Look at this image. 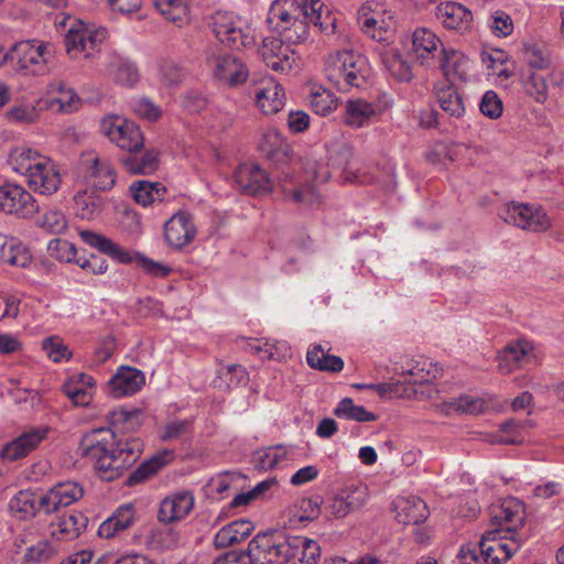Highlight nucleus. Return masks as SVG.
I'll list each match as a JSON object with an SVG mask.
<instances>
[{"label": "nucleus", "instance_id": "f257e3e1", "mask_svg": "<svg viewBox=\"0 0 564 564\" xmlns=\"http://www.w3.org/2000/svg\"><path fill=\"white\" fill-rule=\"evenodd\" d=\"M141 411L116 410L111 413V429H97L80 441L82 456L93 463L100 478L111 481L131 467L142 452L139 438L124 436L123 432L140 425Z\"/></svg>", "mask_w": 564, "mask_h": 564}, {"label": "nucleus", "instance_id": "f03ea898", "mask_svg": "<svg viewBox=\"0 0 564 564\" xmlns=\"http://www.w3.org/2000/svg\"><path fill=\"white\" fill-rule=\"evenodd\" d=\"M43 539L37 542V562L48 561L65 550V545L77 539L88 524L82 512L55 516L52 519L37 518Z\"/></svg>", "mask_w": 564, "mask_h": 564}, {"label": "nucleus", "instance_id": "7ed1b4c3", "mask_svg": "<svg viewBox=\"0 0 564 564\" xmlns=\"http://www.w3.org/2000/svg\"><path fill=\"white\" fill-rule=\"evenodd\" d=\"M54 25L58 32H64L66 50L72 58L89 57L107 36L105 28H96L64 12L55 14Z\"/></svg>", "mask_w": 564, "mask_h": 564}, {"label": "nucleus", "instance_id": "20e7f679", "mask_svg": "<svg viewBox=\"0 0 564 564\" xmlns=\"http://www.w3.org/2000/svg\"><path fill=\"white\" fill-rule=\"evenodd\" d=\"M293 547L292 535L282 531L261 532L249 542L248 555L261 564H291Z\"/></svg>", "mask_w": 564, "mask_h": 564}, {"label": "nucleus", "instance_id": "39448f33", "mask_svg": "<svg viewBox=\"0 0 564 564\" xmlns=\"http://www.w3.org/2000/svg\"><path fill=\"white\" fill-rule=\"evenodd\" d=\"M77 178L94 191L107 192L116 184V171L111 163L95 151L83 152L77 164Z\"/></svg>", "mask_w": 564, "mask_h": 564}, {"label": "nucleus", "instance_id": "423d86ee", "mask_svg": "<svg viewBox=\"0 0 564 564\" xmlns=\"http://www.w3.org/2000/svg\"><path fill=\"white\" fill-rule=\"evenodd\" d=\"M424 371V368L414 371L413 369L408 371V377L404 381L384 382V383H370L371 390H375L381 398H426L431 399L436 390L434 389L431 379L426 376L430 375L431 370L426 371V375H420Z\"/></svg>", "mask_w": 564, "mask_h": 564}, {"label": "nucleus", "instance_id": "0eeeda50", "mask_svg": "<svg viewBox=\"0 0 564 564\" xmlns=\"http://www.w3.org/2000/svg\"><path fill=\"white\" fill-rule=\"evenodd\" d=\"M213 33L224 45L240 50L253 43V36L243 22L232 13L218 11L210 18Z\"/></svg>", "mask_w": 564, "mask_h": 564}, {"label": "nucleus", "instance_id": "6e6552de", "mask_svg": "<svg viewBox=\"0 0 564 564\" xmlns=\"http://www.w3.org/2000/svg\"><path fill=\"white\" fill-rule=\"evenodd\" d=\"M100 131L122 150V153L143 145L144 137L140 127L123 117L117 115L105 117L100 122Z\"/></svg>", "mask_w": 564, "mask_h": 564}, {"label": "nucleus", "instance_id": "1a4fd4ad", "mask_svg": "<svg viewBox=\"0 0 564 564\" xmlns=\"http://www.w3.org/2000/svg\"><path fill=\"white\" fill-rule=\"evenodd\" d=\"M499 216L508 224L533 232L545 231L552 225L544 209L531 204L509 203L500 209Z\"/></svg>", "mask_w": 564, "mask_h": 564}, {"label": "nucleus", "instance_id": "9d476101", "mask_svg": "<svg viewBox=\"0 0 564 564\" xmlns=\"http://www.w3.org/2000/svg\"><path fill=\"white\" fill-rule=\"evenodd\" d=\"M250 94L254 96L256 106L264 115H275L284 107V89L270 75H254L251 78Z\"/></svg>", "mask_w": 564, "mask_h": 564}, {"label": "nucleus", "instance_id": "9b49d317", "mask_svg": "<svg viewBox=\"0 0 564 564\" xmlns=\"http://www.w3.org/2000/svg\"><path fill=\"white\" fill-rule=\"evenodd\" d=\"M84 495L83 487L75 481L58 482L37 501V518H51L61 507H67Z\"/></svg>", "mask_w": 564, "mask_h": 564}, {"label": "nucleus", "instance_id": "f8f14e48", "mask_svg": "<svg viewBox=\"0 0 564 564\" xmlns=\"http://www.w3.org/2000/svg\"><path fill=\"white\" fill-rule=\"evenodd\" d=\"M520 546L521 540L517 535L501 536L500 530L487 531L479 542L487 564L506 563Z\"/></svg>", "mask_w": 564, "mask_h": 564}, {"label": "nucleus", "instance_id": "ddd939ff", "mask_svg": "<svg viewBox=\"0 0 564 564\" xmlns=\"http://www.w3.org/2000/svg\"><path fill=\"white\" fill-rule=\"evenodd\" d=\"M308 4L310 8L305 15L297 17L278 31L286 45L300 44L307 40L311 23L314 25L322 24L321 17L324 3L321 0H310Z\"/></svg>", "mask_w": 564, "mask_h": 564}, {"label": "nucleus", "instance_id": "4468645a", "mask_svg": "<svg viewBox=\"0 0 564 564\" xmlns=\"http://www.w3.org/2000/svg\"><path fill=\"white\" fill-rule=\"evenodd\" d=\"M491 523L498 525L497 530L516 535L518 529L525 522L523 502L516 498L505 499L500 505L490 508Z\"/></svg>", "mask_w": 564, "mask_h": 564}, {"label": "nucleus", "instance_id": "2eb2a0df", "mask_svg": "<svg viewBox=\"0 0 564 564\" xmlns=\"http://www.w3.org/2000/svg\"><path fill=\"white\" fill-rule=\"evenodd\" d=\"M368 500V488L365 485H352L339 490L328 500L327 511L330 516L343 519L349 513L361 509Z\"/></svg>", "mask_w": 564, "mask_h": 564}, {"label": "nucleus", "instance_id": "dca6fc26", "mask_svg": "<svg viewBox=\"0 0 564 564\" xmlns=\"http://www.w3.org/2000/svg\"><path fill=\"white\" fill-rule=\"evenodd\" d=\"M196 226L191 213L178 210L164 225L166 243L174 249H182L196 237Z\"/></svg>", "mask_w": 564, "mask_h": 564}, {"label": "nucleus", "instance_id": "f3484780", "mask_svg": "<svg viewBox=\"0 0 564 564\" xmlns=\"http://www.w3.org/2000/svg\"><path fill=\"white\" fill-rule=\"evenodd\" d=\"M234 181L239 189L248 195H263L272 191L271 180L257 164H240L234 174Z\"/></svg>", "mask_w": 564, "mask_h": 564}, {"label": "nucleus", "instance_id": "a211bd4d", "mask_svg": "<svg viewBox=\"0 0 564 564\" xmlns=\"http://www.w3.org/2000/svg\"><path fill=\"white\" fill-rule=\"evenodd\" d=\"M259 54L268 67L275 72H289L295 61V52L280 37H265Z\"/></svg>", "mask_w": 564, "mask_h": 564}, {"label": "nucleus", "instance_id": "6ab92c4d", "mask_svg": "<svg viewBox=\"0 0 564 564\" xmlns=\"http://www.w3.org/2000/svg\"><path fill=\"white\" fill-rule=\"evenodd\" d=\"M80 102V98L73 89L65 88L62 82H56L48 85L46 97L37 99V107L70 113L79 108Z\"/></svg>", "mask_w": 564, "mask_h": 564}, {"label": "nucleus", "instance_id": "aec40b11", "mask_svg": "<svg viewBox=\"0 0 564 564\" xmlns=\"http://www.w3.org/2000/svg\"><path fill=\"white\" fill-rule=\"evenodd\" d=\"M308 2L310 0H302L301 2L296 0L273 1L267 17L268 25L274 31L281 30L283 25H288L297 17L305 15L310 8Z\"/></svg>", "mask_w": 564, "mask_h": 564}, {"label": "nucleus", "instance_id": "412c9836", "mask_svg": "<svg viewBox=\"0 0 564 564\" xmlns=\"http://www.w3.org/2000/svg\"><path fill=\"white\" fill-rule=\"evenodd\" d=\"M412 52L422 65L431 66L444 53L443 44L434 32L419 28L412 34Z\"/></svg>", "mask_w": 564, "mask_h": 564}, {"label": "nucleus", "instance_id": "4be33fe9", "mask_svg": "<svg viewBox=\"0 0 564 564\" xmlns=\"http://www.w3.org/2000/svg\"><path fill=\"white\" fill-rule=\"evenodd\" d=\"M214 75L225 85L236 87L247 80L249 69L240 58L235 55L226 54L216 57Z\"/></svg>", "mask_w": 564, "mask_h": 564}, {"label": "nucleus", "instance_id": "5701e85b", "mask_svg": "<svg viewBox=\"0 0 564 564\" xmlns=\"http://www.w3.org/2000/svg\"><path fill=\"white\" fill-rule=\"evenodd\" d=\"M120 164L132 174H151L159 169V152L155 149H147L144 144L137 150L121 153Z\"/></svg>", "mask_w": 564, "mask_h": 564}, {"label": "nucleus", "instance_id": "b1692460", "mask_svg": "<svg viewBox=\"0 0 564 564\" xmlns=\"http://www.w3.org/2000/svg\"><path fill=\"white\" fill-rule=\"evenodd\" d=\"M436 18L446 29L459 32L470 30L473 23L471 11L454 1L440 3L436 8Z\"/></svg>", "mask_w": 564, "mask_h": 564}, {"label": "nucleus", "instance_id": "393cba45", "mask_svg": "<svg viewBox=\"0 0 564 564\" xmlns=\"http://www.w3.org/2000/svg\"><path fill=\"white\" fill-rule=\"evenodd\" d=\"M144 382L145 378L141 370L122 366L109 380L110 393L113 398L132 395L142 388Z\"/></svg>", "mask_w": 564, "mask_h": 564}, {"label": "nucleus", "instance_id": "a878e982", "mask_svg": "<svg viewBox=\"0 0 564 564\" xmlns=\"http://www.w3.org/2000/svg\"><path fill=\"white\" fill-rule=\"evenodd\" d=\"M533 347L527 340L510 343L498 355V368L502 373H510L517 368L523 367L532 358Z\"/></svg>", "mask_w": 564, "mask_h": 564}, {"label": "nucleus", "instance_id": "bb28decb", "mask_svg": "<svg viewBox=\"0 0 564 564\" xmlns=\"http://www.w3.org/2000/svg\"><path fill=\"white\" fill-rule=\"evenodd\" d=\"M194 498L188 491H182L165 498L160 506L158 519L170 523L186 517L193 509Z\"/></svg>", "mask_w": 564, "mask_h": 564}, {"label": "nucleus", "instance_id": "cd10ccee", "mask_svg": "<svg viewBox=\"0 0 564 564\" xmlns=\"http://www.w3.org/2000/svg\"><path fill=\"white\" fill-rule=\"evenodd\" d=\"M135 521V509L133 505L126 503L118 507L115 512L106 519L98 529V535L104 539H112L128 530Z\"/></svg>", "mask_w": 564, "mask_h": 564}, {"label": "nucleus", "instance_id": "c85d7f7f", "mask_svg": "<svg viewBox=\"0 0 564 564\" xmlns=\"http://www.w3.org/2000/svg\"><path fill=\"white\" fill-rule=\"evenodd\" d=\"M394 509L397 521L405 525L422 523L427 518V507L419 497H400Z\"/></svg>", "mask_w": 564, "mask_h": 564}, {"label": "nucleus", "instance_id": "c756f323", "mask_svg": "<svg viewBox=\"0 0 564 564\" xmlns=\"http://www.w3.org/2000/svg\"><path fill=\"white\" fill-rule=\"evenodd\" d=\"M254 525L250 520L241 519L224 525L214 536L216 549H226L240 543L253 531Z\"/></svg>", "mask_w": 564, "mask_h": 564}, {"label": "nucleus", "instance_id": "7c9ffc66", "mask_svg": "<svg viewBox=\"0 0 564 564\" xmlns=\"http://www.w3.org/2000/svg\"><path fill=\"white\" fill-rule=\"evenodd\" d=\"M79 235L87 245L120 263H130L133 260L130 252L102 235L89 230H82Z\"/></svg>", "mask_w": 564, "mask_h": 564}, {"label": "nucleus", "instance_id": "2f4dec72", "mask_svg": "<svg viewBox=\"0 0 564 564\" xmlns=\"http://www.w3.org/2000/svg\"><path fill=\"white\" fill-rule=\"evenodd\" d=\"M347 67L348 72L345 73L347 82V91L351 88H360L366 85L371 75V68L368 58L357 52L347 50Z\"/></svg>", "mask_w": 564, "mask_h": 564}, {"label": "nucleus", "instance_id": "473e14b6", "mask_svg": "<svg viewBox=\"0 0 564 564\" xmlns=\"http://www.w3.org/2000/svg\"><path fill=\"white\" fill-rule=\"evenodd\" d=\"M37 192L42 195L55 193L62 183L58 166L47 156L37 154Z\"/></svg>", "mask_w": 564, "mask_h": 564}, {"label": "nucleus", "instance_id": "72a5a7b5", "mask_svg": "<svg viewBox=\"0 0 564 564\" xmlns=\"http://www.w3.org/2000/svg\"><path fill=\"white\" fill-rule=\"evenodd\" d=\"M347 50L329 53L325 59L324 73L326 78L339 90L347 93L345 73L347 67Z\"/></svg>", "mask_w": 564, "mask_h": 564}, {"label": "nucleus", "instance_id": "f704fd0d", "mask_svg": "<svg viewBox=\"0 0 564 564\" xmlns=\"http://www.w3.org/2000/svg\"><path fill=\"white\" fill-rule=\"evenodd\" d=\"M440 107L453 118H462L465 113V106L458 91L447 83H438L434 87Z\"/></svg>", "mask_w": 564, "mask_h": 564}, {"label": "nucleus", "instance_id": "c9c22d12", "mask_svg": "<svg viewBox=\"0 0 564 564\" xmlns=\"http://www.w3.org/2000/svg\"><path fill=\"white\" fill-rule=\"evenodd\" d=\"M10 61L21 72L33 73L32 66L35 63V48L32 40L21 41L14 44L9 53H1L0 64Z\"/></svg>", "mask_w": 564, "mask_h": 564}, {"label": "nucleus", "instance_id": "e433bc0d", "mask_svg": "<svg viewBox=\"0 0 564 564\" xmlns=\"http://www.w3.org/2000/svg\"><path fill=\"white\" fill-rule=\"evenodd\" d=\"M174 457L173 451L164 449L142 463L127 479V485L133 486L156 474L166 466Z\"/></svg>", "mask_w": 564, "mask_h": 564}, {"label": "nucleus", "instance_id": "4c0bfd02", "mask_svg": "<svg viewBox=\"0 0 564 564\" xmlns=\"http://www.w3.org/2000/svg\"><path fill=\"white\" fill-rule=\"evenodd\" d=\"M130 193L135 203L142 206H149L155 202H162L166 193V188L160 182L140 180L130 185Z\"/></svg>", "mask_w": 564, "mask_h": 564}, {"label": "nucleus", "instance_id": "58836bf2", "mask_svg": "<svg viewBox=\"0 0 564 564\" xmlns=\"http://www.w3.org/2000/svg\"><path fill=\"white\" fill-rule=\"evenodd\" d=\"M376 107L362 99L349 100L346 104L344 121L351 128H361L376 116Z\"/></svg>", "mask_w": 564, "mask_h": 564}, {"label": "nucleus", "instance_id": "ea45409f", "mask_svg": "<svg viewBox=\"0 0 564 564\" xmlns=\"http://www.w3.org/2000/svg\"><path fill=\"white\" fill-rule=\"evenodd\" d=\"M35 448V430L23 433L19 437L3 445L0 458L14 462L26 457Z\"/></svg>", "mask_w": 564, "mask_h": 564}, {"label": "nucleus", "instance_id": "a19ab883", "mask_svg": "<svg viewBox=\"0 0 564 564\" xmlns=\"http://www.w3.org/2000/svg\"><path fill=\"white\" fill-rule=\"evenodd\" d=\"M294 543L291 564H317L321 557V546L317 541L292 535Z\"/></svg>", "mask_w": 564, "mask_h": 564}, {"label": "nucleus", "instance_id": "79ce46f5", "mask_svg": "<svg viewBox=\"0 0 564 564\" xmlns=\"http://www.w3.org/2000/svg\"><path fill=\"white\" fill-rule=\"evenodd\" d=\"M306 361L313 369L337 373L344 368V360L339 356L327 354L321 345L308 349Z\"/></svg>", "mask_w": 564, "mask_h": 564}, {"label": "nucleus", "instance_id": "37998d69", "mask_svg": "<svg viewBox=\"0 0 564 564\" xmlns=\"http://www.w3.org/2000/svg\"><path fill=\"white\" fill-rule=\"evenodd\" d=\"M288 453L286 448L282 445L260 448L252 454L251 463L258 470H271L278 467L282 460L286 459Z\"/></svg>", "mask_w": 564, "mask_h": 564}, {"label": "nucleus", "instance_id": "c03bdc74", "mask_svg": "<svg viewBox=\"0 0 564 564\" xmlns=\"http://www.w3.org/2000/svg\"><path fill=\"white\" fill-rule=\"evenodd\" d=\"M177 541V533L167 527L153 528L145 536L147 547L156 552L173 549Z\"/></svg>", "mask_w": 564, "mask_h": 564}, {"label": "nucleus", "instance_id": "a18cd8bd", "mask_svg": "<svg viewBox=\"0 0 564 564\" xmlns=\"http://www.w3.org/2000/svg\"><path fill=\"white\" fill-rule=\"evenodd\" d=\"M339 419L352 420L356 422H373L377 420L375 413L367 411L362 405H356L350 398H344L334 410Z\"/></svg>", "mask_w": 564, "mask_h": 564}, {"label": "nucleus", "instance_id": "49530a36", "mask_svg": "<svg viewBox=\"0 0 564 564\" xmlns=\"http://www.w3.org/2000/svg\"><path fill=\"white\" fill-rule=\"evenodd\" d=\"M11 513L21 519H32L35 516V494L30 490L19 491L9 503Z\"/></svg>", "mask_w": 564, "mask_h": 564}, {"label": "nucleus", "instance_id": "de8ad7c7", "mask_svg": "<svg viewBox=\"0 0 564 564\" xmlns=\"http://www.w3.org/2000/svg\"><path fill=\"white\" fill-rule=\"evenodd\" d=\"M389 74L399 82L409 83L413 73L409 63L397 52H387L382 58Z\"/></svg>", "mask_w": 564, "mask_h": 564}, {"label": "nucleus", "instance_id": "09e8293b", "mask_svg": "<svg viewBox=\"0 0 564 564\" xmlns=\"http://www.w3.org/2000/svg\"><path fill=\"white\" fill-rule=\"evenodd\" d=\"M248 379V372L242 366L230 365L223 367L218 371V376L214 380V386L219 389H230L231 387L247 383Z\"/></svg>", "mask_w": 564, "mask_h": 564}, {"label": "nucleus", "instance_id": "8fccbe9b", "mask_svg": "<svg viewBox=\"0 0 564 564\" xmlns=\"http://www.w3.org/2000/svg\"><path fill=\"white\" fill-rule=\"evenodd\" d=\"M35 550V533L32 529L24 530L14 541L12 553L15 562L33 563Z\"/></svg>", "mask_w": 564, "mask_h": 564}, {"label": "nucleus", "instance_id": "3c124183", "mask_svg": "<svg viewBox=\"0 0 564 564\" xmlns=\"http://www.w3.org/2000/svg\"><path fill=\"white\" fill-rule=\"evenodd\" d=\"M75 209L78 217L83 219H93L101 212V198L87 191L78 192L74 196Z\"/></svg>", "mask_w": 564, "mask_h": 564}, {"label": "nucleus", "instance_id": "603ef678", "mask_svg": "<svg viewBox=\"0 0 564 564\" xmlns=\"http://www.w3.org/2000/svg\"><path fill=\"white\" fill-rule=\"evenodd\" d=\"M11 193V198H9L8 204L3 205V212L7 214H15L19 217H28L31 214L28 207L33 200L32 195L18 185H13Z\"/></svg>", "mask_w": 564, "mask_h": 564}, {"label": "nucleus", "instance_id": "864d4df0", "mask_svg": "<svg viewBox=\"0 0 564 564\" xmlns=\"http://www.w3.org/2000/svg\"><path fill=\"white\" fill-rule=\"evenodd\" d=\"M156 10L174 24L182 25L187 21V7L182 0H154Z\"/></svg>", "mask_w": 564, "mask_h": 564}, {"label": "nucleus", "instance_id": "5fc2aeb1", "mask_svg": "<svg viewBox=\"0 0 564 564\" xmlns=\"http://www.w3.org/2000/svg\"><path fill=\"white\" fill-rule=\"evenodd\" d=\"M260 150L269 158H274L279 153L284 155L289 152V145L284 137L275 129H268L261 139Z\"/></svg>", "mask_w": 564, "mask_h": 564}, {"label": "nucleus", "instance_id": "6e6d98bb", "mask_svg": "<svg viewBox=\"0 0 564 564\" xmlns=\"http://www.w3.org/2000/svg\"><path fill=\"white\" fill-rule=\"evenodd\" d=\"M10 160L14 164V170L29 176V184L35 183L34 173L32 172L34 163L32 158V149L26 147H18L12 150Z\"/></svg>", "mask_w": 564, "mask_h": 564}, {"label": "nucleus", "instance_id": "4d7b16f0", "mask_svg": "<svg viewBox=\"0 0 564 564\" xmlns=\"http://www.w3.org/2000/svg\"><path fill=\"white\" fill-rule=\"evenodd\" d=\"M42 349L46 354V357L54 362H61L72 358V351L59 336L54 335L43 339Z\"/></svg>", "mask_w": 564, "mask_h": 564}, {"label": "nucleus", "instance_id": "13d9d810", "mask_svg": "<svg viewBox=\"0 0 564 564\" xmlns=\"http://www.w3.org/2000/svg\"><path fill=\"white\" fill-rule=\"evenodd\" d=\"M310 106L315 113L326 116L336 108V99L329 90L318 88L312 91Z\"/></svg>", "mask_w": 564, "mask_h": 564}, {"label": "nucleus", "instance_id": "bf43d9fd", "mask_svg": "<svg viewBox=\"0 0 564 564\" xmlns=\"http://www.w3.org/2000/svg\"><path fill=\"white\" fill-rule=\"evenodd\" d=\"M442 56L443 58L441 66L446 77L456 76L460 79L465 77V66L468 63V61L464 55L457 52H451L449 54H447L444 51Z\"/></svg>", "mask_w": 564, "mask_h": 564}, {"label": "nucleus", "instance_id": "052dcab7", "mask_svg": "<svg viewBox=\"0 0 564 564\" xmlns=\"http://www.w3.org/2000/svg\"><path fill=\"white\" fill-rule=\"evenodd\" d=\"M50 257L61 262L76 261L77 250L73 243L59 238L52 239L47 245Z\"/></svg>", "mask_w": 564, "mask_h": 564}, {"label": "nucleus", "instance_id": "680f3d73", "mask_svg": "<svg viewBox=\"0 0 564 564\" xmlns=\"http://www.w3.org/2000/svg\"><path fill=\"white\" fill-rule=\"evenodd\" d=\"M281 187L285 198L297 204H312L317 198L316 192L311 185L296 187L282 184Z\"/></svg>", "mask_w": 564, "mask_h": 564}, {"label": "nucleus", "instance_id": "e2e57ef3", "mask_svg": "<svg viewBox=\"0 0 564 564\" xmlns=\"http://www.w3.org/2000/svg\"><path fill=\"white\" fill-rule=\"evenodd\" d=\"M525 93L538 102L547 99V85L545 79L534 73L530 74L523 82Z\"/></svg>", "mask_w": 564, "mask_h": 564}, {"label": "nucleus", "instance_id": "0e129e2a", "mask_svg": "<svg viewBox=\"0 0 564 564\" xmlns=\"http://www.w3.org/2000/svg\"><path fill=\"white\" fill-rule=\"evenodd\" d=\"M489 28L496 36L506 37L512 33L513 22L508 13L497 10L489 19Z\"/></svg>", "mask_w": 564, "mask_h": 564}, {"label": "nucleus", "instance_id": "69168bd1", "mask_svg": "<svg viewBox=\"0 0 564 564\" xmlns=\"http://www.w3.org/2000/svg\"><path fill=\"white\" fill-rule=\"evenodd\" d=\"M486 402L482 399L473 397H459L453 398L448 401H444L443 404H447L451 409L459 410L466 413L476 414L482 411Z\"/></svg>", "mask_w": 564, "mask_h": 564}, {"label": "nucleus", "instance_id": "338daca9", "mask_svg": "<svg viewBox=\"0 0 564 564\" xmlns=\"http://www.w3.org/2000/svg\"><path fill=\"white\" fill-rule=\"evenodd\" d=\"M41 227L50 234L58 235L67 228V220L58 209H51L43 215Z\"/></svg>", "mask_w": 564, "mask_h": 564}, {"label": "nucleus", "instance_id": "774afa93", "mask_svg": "<svg viewBox=\"0 0 564 564\" xmlns=\"http://www.w3.org/2000/svg\"><path fill=\"white\" fill-rule=\"evenodd\" d=\"M113 78L124 86H132L139 79V74L133 64L127 61H119L113 70Z\"/></svg>", "mask_w": 564, "mask_h": 564}]
</instances>
